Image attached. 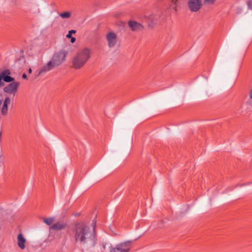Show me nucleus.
Listing matches in <instances>:
<instances>
[{
  "instance_id": "obj_1",
  "label": "nucleus",
  "mask_w": 252,
  "mask_h": 252,
  "mask_svg": "<svg viewBox=\"0 0 252 252\" xmlns=\"http://www.w3.org/2000/svg\"><path fill=\"white\" fill-rule=\"evenodd\" d=\"M95 223L94 222L92 230L84 223L76 224L73 229L75 242L82 246L94 247L96 243Z\"/></svg>"
},
{
  "instance_id": "obj_2",
  "label": "nucleus",
  "mask_w": 252,
  "mask_h": 252,
  "mask_svg": "<svg viewBox=\"0 0 252 252\" xmlns=\"http://www.w3.org/2000/svg\"><path fill=\"white\" fill-rule=\"evenodd\" d=\"M67 53L68 52L64 50H61L55 52L51 60L43 66L37 74L35 75V77L45 74L47 71L62 64L64 62Z\"/></svg>"
},
{
  "instance_id": "obj_3",
  "label": "nucleus",
  "mask_w": 252,
  "mask_h": 252,
  "mask_svg": "<svg viewBox=\"0 0 252 252\" xmlns=\"http://www.w3.org/2000/svg\"><path fill=\"white\" fill-rule=\"evenodd\" d=\"M90 57L91 52L89 48H86L79 51L73 58V67L76 69L81 68L86 63Z\"/></svg>"
},
{
  "instance_id": "obj_4",
  "label": "nucleus",
  "mask_w": 252,
  "mask_h": 252,
  "mask_svg": "<svg viewBox=\"0 0 252 252\" xmlns=\"http://www.w3.org/2000/svg\"><path fill=\"white\" fill-rule=\"evenodd\" d=\"M132 242V241L128 240L118 244L115 247L110 245V252H129Z\"/></svg>"
},
{
  "instance_id": "obj_5",
  "label": "nucleus",
  "mask_w": 252,
  "mask_h": 252,
  "mask_svg": "<svg viewBox=\"0 0 252 252\" xmlns=\"http://www.w3.org/2000/svg\"><path fill=\"white\" fill-rule=\"evenodd\" d=\"M188 7L191 12H197L201 7V0H189L188 3Z\"/></svg>"
},
{
  "instance_id": "obj_6",
  "label": "nucleus",
  "mask_w": 252,
  "mask_h": 252,
  "mask_svg": "<svg viewBox=\"0 0 252 252\" xmlns=\"http://www.w3.org/2000/svg\"><path fill=\"white\" fill-rule=\"evenodd\" d=\"M106 39L108 41L109 47H113L116 44L117 41V37L114 32H109L106 35Z\"/></svg>"
},
{
  "instance_id": "obj_7",
  "label": "nucleus",
  "mask_w": 252,
  "mask_h": 252,
  "mask_svg": "<svg viewBox=\"0 0 252 252\" xmlns=\"http://www.w3.org/2000/svg\"><path fill=\"white\" fill-rule=\"evenodd\" d=\"M19 85V82H13L9 84L7 86L4 88V92L8 94H12L17 91L18 87Z\"/></svg>"
},
{
  "instance_id": "obj_8",
  "label": "nucleus",
  "mask_w": 252,
  "mask_h": 252,
  "mask_svg": "<svg viewBox=\"0 0 252 252\" xmlns=\"http://www.w3.org/2000/svg\"><path fill=\"white\" fill-rule=\"evenodd\" d=\"M128 26L133 31H141L144 29L142 24L134 21H129Z\"/></svg>"
},
{
  "instance_id": "obj_9",
  "label": "nucleus",
  "mask_w": 252,
  "mask_h": 252,
  "mask_svg": "<svg viewBox=\"0 0 252 252\" xmlns=\"http://www.w3.org/2000/svg\"><path fill=\"white\" fill-rule=\"evenodd\" d=\"M2 75L3 77V80L5 82H14V78L10 76L9 75L10 74V71L8 70H5L3 71L2 73Z\"/></svg>"
},
{
  "instance_id": "obj_10",
  "label": "nucleus",
  "mask_w": 252,
  "mask_h": 252,
  "mask_svg": "<svg viewBox=\"0 0 252 252\" xmlns=\"http://www.w3.org/2000/svg\"><path fill=\"white\" fill-rule=\"evenodd\" d=\"M25 243H26V239L24 237L23 235L21 233H20L18 235V237H17L18 246L22 250H24L25 248Z\"/></svg>"
},
{
  "instance_id": "obj_11",
  "label": "nucleus",
  "mask_w": 252,
  "mask_h": 252,
  "mask_svg": "<svg viewBox=\"0 0 252 252\" xmlns=\"http://www.w3.org/2000/svg\"><path fill=\"white\" fill-rule=\"evenodd\" d=\"M66 226V224L63 222H58L50 227V229L54 230H61Z\"/></svg>"
},
{
  "instance_id": "obj_12",
  "label": "nucleus",
  "mask_w": 252,
  "mask_h": 252,
  "mask_svg": "<svg viewBox=\"0 0 252 252\" xmlns=\"http://www.w3.org/2000/svg\"><path fill=\"white\" fill-rule=\"evenodd\" d=\"M159 18V16L158 15H151L149 17V21L151 23H149V25L153 26L155 24Z\"/></svg>"
},
{
  "instance_id": "obj_13",
  "label": "nucleus",
  "mask_w": 252,
  "mask_h": 252,
  "mask_svg": "<svg viewBox=\"0 0 252 252\" xmlns=\"http://www.w3.org/2000/svg\"><path fill=\"white\" fill-rule=\"evenodd\" d=\"M170 2V7L175 11L179 4V0H169Z\"/></svg>"
},
{
  "instance_id": "obj_14",
  "label": "nucleus",
  "mask_w": 252,
  "mask_h": 252,
  "mask_svg": "<svg viewBox=\"0 0 252 252\" xmlns=\"http://www.w3.org/2000/svg\"><path fill=\"white\" fill-rule=\"evenodd\" d=\"M8 112V105L5 104H3V106L1 109V114L3 115H6Z\"/></svg>"
},
{
  "instance_id": "obj_15",
  "label": "nucleus",
  "mask_w": 252,
  "mask_h": 252,
  "mask_svg": "<svg viewBox=\"0 0 252 252\" xmlns=\"http://www.w3.org/2000/svg\"><path fill=\"white\" fill-rule=\"evenodd\" d=\"M43 221L48 225H50L54 221V219L52 218H47L44 219Z\"/></svg>"
},
{
  "instance_id": "obj_16",
  "label": "nucleus",
  "mask_w": 252,
  "mask_h": 252,
  "mask_svg": "<svg viewBox=\"0 0 252 252\" xmlns=\"http://www.w3.org/2000/svg\"><path fill=\"white\" fill-rule=\"evenodd\" d=\"M60 16L63 18H69L71 16V13L69 12H65L61 13Z\"/></svg>"
},
{
  "instance_id": "obj_17",
  "label": "nucleus",
  "mask_w": 252,
  "mask_h": 252,
  "mask_svg": "<svg viewBox=\"0 0 252 252\" xmlns=\"http://www.w3.org/2000/svg\"><path fill=\"white\" fill-rule=\"evenodd\" d=\"M76 33V31L74 30H70L68 32V34L66 35L67 38H70L72 37V33Z\"/></svg>"
},
{
  "instance_id": "obj_18",
  "label": "nucleus",
  "mask_w": 252,
  "mask_h": 252,
  "mask_svg": "<svg viewBox=\"0 0 252 252\" xmlns=\"http://www.w3.org/2000/svg\"><path fill=\"white\" fill-rule=\"evenodd\" d=\"M10 98L8 97H6L3 102V104L8 105L10 104Z\"/></svg>"
},
{
  "instance_id": "obj_19",
  "label": "nucleus",
  "mask_w": 252,
  "mask_h": 252,
  "mask_svg": "<svg viewBox=\"0 0 252 252\" xmlns=\"http://www.w3.org/2000/svg\"><path fill=\"white\" fill-rule=\"evenodd\" d=\"M215 1H216V0H204V3L212 4L214 3Z\"/></svg>"
},
{
  "instance_id": "obj_20",
  "label": "nucleus",
  "mask_w": 252,
  "mask_h": 252,
  "mask_svg": "<svg viewBox=\"0 0 252 252\" xmlns=\"http://www.w3.org/2000/svg\"><path fill=\"white\" fill-rule=\"evenodd\" d=\"M242 11V8L241 7L238 8L237 9V13H240Z\"/></svg>"
},
{
  "instance_id": "obj_21",
  "label": "nucleus",
  "mask_w": 252,
  "mask_h": 252,
  "mask_svg": "<svg viewBox=\"0 0 252 252\" xmlns=\"http://www.w3.org/2000/svg\"><path fill=\"white\" fill-rule=\"evenodd\" d=\"M70 38H71V42L72 43L75 42V41L76 40V38L75 37H71Z\"/></svg>"
},
{
  "instance_id": "obj_22",
  "label": "nucleus",
  "mask_w": 252,
  "mask_h": 252,
  "mask_svg": "<svg viewBox=\"0 0 252 252\" xmlns=\"http://www.w3.org/2000/svg\"><path fill=\"white\" fill-rule=\"evenodd\" d=\"M22 78L23 79H27V75L26 74V73H24L23 75H22Z\"/></svg>"
},
{
  "instance_id": "obj_23",
  "label": "nucleus",
  "mask_w": 252,
  "mask_h": 252,
  "mask_svg": "<svg viewBox=\"0 0 252 252\" xmlns=\"http://www.w3.org/2000/svg\"><path fill=\"white\" fill-rule=\"evenodd\" d=\"M249 96L250 99H252V89L250 91L249 93Z\"/></svg>"
},
{
  "instance_id": "obj_24",
  "label": "nucleus",
  "mask_w": 252,
  "mask_h": 252,
  "mask_svg": "<svg viewBox=\"0 0 252 252\" xmlns=\"http://www.w3.org/2000/svg\"><path fill=\"white\" fill-rule=\"evenodd\" d=\"M32 72V69L31 68H30L29 69H28V73L29 74H31Z\"/></svg>"
},
{
  "instance_id": "obj_25",
  "label": "nucleus",
  "mask_w": 252,
  "mask_h": 252,
  "mask_svg": "<svg viewBox=\"0 0 252 252\" xmlns=\"http://www.w3.org/2000/svg\"><path fill=\"white\" fill-rule=\"evenodd\" d=\"M106 243L103 244V248L105 250L106 249Z\"/></svg>"
},
{
  "instance_id": "obj_26",
  "label": "nucleus",
  "mask_w": 252,
  "mask_h": 252,
  "mask_svg": "<svg viewBox=\"0 0 252 252\" xmlns=\"http://www.w3.org/2000/svg\"><path fill=\"white\" fill-rule=\"evenodd\" d=\"M1 104H2V100H0V106L1 105Z\"/></svg>"
}]
</instances>
